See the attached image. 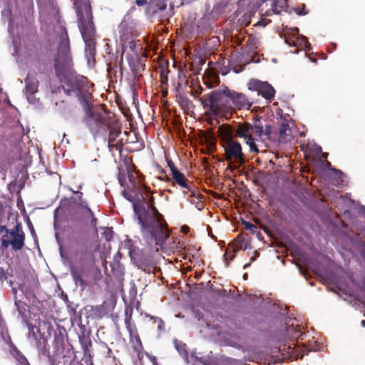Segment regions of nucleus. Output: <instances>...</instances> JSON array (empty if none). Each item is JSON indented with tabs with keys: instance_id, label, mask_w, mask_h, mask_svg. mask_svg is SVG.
<instances>
[{
	"instance_id": "79ce46f5",
	"label": "nucleus",
	"mask_w": 365,
	"mask_h": 365,
	"mask_svg": "<svg viewBox=\"0 0 365 365\" xmlns=\"http://www.w3.org/2000/svg\"><path fill=\"white\" fill-rule=\"evenodd\" d=\"M123 195L124 196V197L125 199H127L128 200H129L130 202H132V203L133 204V202L135 201V200H133L132 197H131V194L129 192H127L125 190H124L123 192Z\"/></svg>"
},
{
	"instance_id": "603ef678",
	"label": "nucleus",
	"mask_w": 365,
	"mask_h": 365,
	"mask_svg": "<svg viewBox=\"0 0 365 365\" xmlns=\"http://www.w3.org/2000/svg\"><path fill=\"white\" fill-rule=\"evenodd\" d=\"M329 154L327 153H323L322 156L323 158L327 159L328 158Z\"/></svg>"
},
{
	"instance_id": "ddd939ff",
	"label": "nucleus",
	"mask_w": 365,
	"mask_h": 365,
	"mask_svg": "<svg viewBox=\"0 0 365 365\" xmlns=\"http://www.w3.org/2000/svg\"><path fill=\"white\" fill-rule=\"evenodd\" d=\"M250 124L251 125H259L262 127V133L259 135V136L252 135L250 138V139L252 140L251 141H252L255 144L256 140H263L265 138H267V139L272 138V133L273 128L271 125H266L265 128L264 129L263 125H262L260 119L258 118L257 117L254 118L252 119V123H250Z\"/></svg>"
},
{
	"instance_id": "6e6552de",
	"label": "nucleus",
	"mask_w": 365,
	"mask_h": 365,
	"mask_svg": "<svg viewBox=\"0 0 365 365\" xmlns=\"http://www.w3.org/2000/svg\"><path fill=\"white\" fill-rule=\"evenodd\" d=\"M248 87L250 90L257 91L258 95L262 96L268 102H271L274 98L276 91L267 81L252 79L248 83Z\"/></svg>"
},
{
	"instance_id": "9d476101",
	"label": "nucleus",
	"mask_w": 365,
	"mask_h": 365,
	"mask_svg": "<svg viewBox=\"0 0 365 365\" xmlns=\"http://www.w3.org/2000/svg\"><path fill=\"white\" fill-rule=\"evenodd\" d=\"M39 286L38 279L32 275H29L25 277L24 281L19 284V289L27 300L34 302L36 299V293L38 290Z\"/></svg>"
},
{
	"instance_id": "4c0bfd02",
	"label": "nucleus",
	"mask_w": 365,
	"mask_h": 365,
	"mask_svg": "<svg viewBox=\"0 0 365 365\" xmlns=\"http://www.w3.org/2000/svg\"><path fill=\"white\" fill-rule=\"evenodd\" d=\"M243 225H244L245 228L247 230H250L252 233H255L257 230V227L251 222H243Z\"/></svg>"
},
{
	"instance_id": "ea45409f",
	"label": "nucleus",
	"mask_w": 365,
	"mask_h": 365,
	"mask_svg": "<svg viewBox=\"0 0 365 365\" xmlns=\"http://www.w3.org/2000/svg\"><path fill=\"white\" fill-rule=\"evenodd\" d=\"M83 359L84 360L85 364H86L87 365H94L92 355L87 356L85 357L83 356Z\"/></svg>"
},
{
	"instance_id": "a18cd8bd",
	"label": "nucleus",
	"mask_w": 365,
	"mask_h": 365,
	"mask_svg": "<svg viewBox=\"0 0 365 365\" xmlns=\"http://www.w3.org/2000/svg\"><path fill=\"white\" fill-rule=\"evenodd\" d=\"M135 3L139 6H143L147 4L148 1L147 0H135Z\"/></svg>"
},
{
	"instance_id": "f257e3e1",
	"label": "nucleus",
	"mask_w": 365,
	"mask_h": 365,
	"mask_svg": "<svg viewBox=\"0 0 365 365\" xmlns=\"http://www.w3.org/2000/svg\"><path fill=\"white\" fill-rule=\"evenodd\" d=\"M57 33L59 42L56 52L53 53L50 48H41L36 66L43 73L51 71L53 68L65 94L78 99L84 110V118H87L97 112L93 109L89 81L73 69L70 40L66 27L60 26Z\"/></svg>"
},
{
	"instance_id": "412c9836",
	"label": "nucleus",
	"mask_w": 365,
	"mask_h": 365,
	"mask_svg": "<svg viewBox=\"0 0 365 365\" xmlns=\"http://www.w3.org/2000/svg\"><path fill=\"white\" fill-rule=\"evenodd\" d=\"M56 354L61 356L63 359L76 358L72 346L71 344L65 345L63 343L61 344V350L58 348Z\"/></svg>"
},
{
	"instance_id": "de8ad7c7",
	"label": "nucleus",
	"mask_w": 365,
	"mask_h": 365,
	"mask_svg": "<svg viewBox=\"0 0 365 365\" xmlns=\"http://www.w3.org/2000/svg\"><path fill=\"white\" fill-rule=\"evenodd\" d=\"M245 38V36L243 34H240L237 36V44L238 45H241L242 44V41L244 40Z\"/></svg>"
},
{
	"instance_id": "8fccbe9b",
	"label": "nucleus",
	"mask_w": 365,
	"mask_h": 365,
	"mask_svg": "<svg viewBox=\"0 0 365 365\" xmlns=\"http://www.w3.org/2000/svg\"><path fill=\"white\" fill-rule=\"evenodd\" d=\"M128 46H129V48L133 51L135 49V43L134 42V41H130L129 43H128Z\"/></svg>"
},
{
	"instance_id": "37998d69",
	"label": "nucleus",
	"mask_w": 365,
	"mask_h": 365,
	"mask_svg": "<svg viewBox=\"0 0 365 365\" xmlns=\"http://www.w3.org/2000/svg\"><path fill=\"white\" fill-rule=\"evenodd\" d=\"M7 272L4 269L3 267H0V279H7Z\"/></svg>"
},
{
	"instance_id": "6ab92c4d",
	"label": "nucleus",
	"mask_w": 365,
	"mask_h": 365,
	"mask_svg": "<svg viewBox=\"0 0 365 365\" xmlns=\"http://www.w3.org/2000/svg\"><path fill=\"white\" fill-rule=\"evenodd\" d=\"M127 329L130 336V343L133 344L134 349L140 352L143 349V344L140 336L135 327H131L130 324L127 325Z\"/></svg>"
},
{
	"instance_id": "9b49d317",
	"label": "nucleus",
	"mask_w": 365,
	"mask_h": 365,
	"mask_svg": "<svg viewBox=\"0 0 365 365\" xmlns=\"http://www.w3.org/2000/svg\"><path fill=\"white\" fill-rule=\"evenodd\" d=\"M232 113L237 110H250L253 102L245 94L230 90Z\"/></svg>"
},
{
	"instance_id": "5701e85b",
	"label": "nucleus",
	"mask_w": 365,
	"mask_h": 365,
	"mask_svg": "<svg viewBox=\"0 0 365 365\" xmlns=\"http://www.w3.org/2000/svg\"><path fill=\"white\" fill-rule=\"evenodd\" d=\"M186 66H180L178 67V83H177V88H180L183 85H187V71H186Z\"/></svg>"
},
{
	"instance_id": "a19ab883",
	"label": "nucleus",
	"mask_w": 365,
	"mask_h": 365,
	"mask_svg": "<svg viewBox=\"0 0 365 365\" xmlns=\"http://www.w3.org/2000/svg\"><path fill=\"white\" fill-rule=\"evenodd\" d=\"M168 162V165L171 171V173H173V171H177L178 170V168L175 166L173 162L171 160H169L167 161Z\"/></svg>"
},
{
	"instance_id": "a878e982",
	"label": "nucleus",
	"mask_w": 365,
	"mask_h": 365,
	"mask_svg": "<svg viewBox=\"0 0 365 365\" xmlns=\"http://www.w3.org/2000/svg\"><path fill=\"white\" fill-rule=\"evenodd\" d=\"M259 38L252 34H250L248 36V38L247 41V46L248 48V52L252 53L255 51L259 46Z\"/></svg>"
},
{
	"instance_id": "423d86ee",
	"label": "nucleus",
	"mask_w": 365,
	"mask_h": 365,
	"mask_svg": "<svg viewBox=\"0 0 365 365\" xmlns=\"http://www.w3.org/2000/svg\"><path fill=\"white\" fill-rule=\"evenodd\" d=\"M78 25L83 41L96 40V31L93 21L91 6L86 1L74 2Z\"/></svg>"
},
{
	"instance_id": "bb28decb",
	"label": "nucleus",
	"mask_w": 365,
	"mask_h": 365,
	"mask_svg": "<svg viewBox=\"0 0 365 365\" xmlns=\"http://www.w3.org/2000/svg\"><path fill=\"white\" fill-rule=\"evenodd\" d=\"M0 337L6 344L9 345V349H11L13 346H15L9 334L7 328L1 324H0Z\"/></svg>"
},
{
	"instance_id": "4be33fe9",
	"label": "nucleus",
	"mask_w": 365,
	"mask_h": 365,
	"mask_svg": "<svg viewBox=\"0 0 365 365\" xmlns=\"http://www.w3.org/2000/svg\"><path fill=\"white\" fill-rule=\"evenodd\" d=\"M83 270L79 271L75 268L71 269V274L76 284L80 286L83 289L88 284L83 278Z\"/></svg>"
},
{
	"instance_id": "09e8293b",
	"label": "nucleus",
	"mask_w": 365,
	"mask_h": 365,
	"mask_svg": "<svg viewBox=\"0 0 365 365\" xmlns=\"http://www.w3.org/2000/svg\"><path fill=\"white\" fill-rule=\"evenodd\" d=\"M68 365H83L81 361L73 359L70 361Z\"/></svg>"
},
{
	"instance_id": "69168bd1",
	"label": "nucleus",
	"mask_w": 365,
	"mask_h": 365,
	"mask_svg": "<svg viewBox=\"0 0 365 365\" xmlns=\"http://www.w3.org/2000/svg\"><path fill=\"white\" fill-rule=\"evenodd\" d=\"M145 190H146V191H147L148 192H150V190L148 187H145Z\"/></svg>"
},
{
	"instance_id": "473e14b6",
	"label": "nucleus",
	"mask_w": 365,
	"mask_h": 365,
	"mask_svg": "<svg viewBox=\"0 0 365 365\" xmlns=\"http://www.w3.org/2000/svg\"><path fill=\"white\" fill-rule=\"evenodd\" d=\"M179 103L182 108H190L193 106L192 102L185 96H179Z\"/></svg>"
},
{
	"instance_id": "c756f323",
	"label": "nucleus",
	"mask_w": 365,
	"mask_h": 365,
	"mask_svg": "<svg viewBox=\"0 0 365 365\" xmlns=\"http://www.w3.org/2000/svg\"><path fill=\"white\" fill-rule=\"evenodd\" d=\"M287 7V0H277L273 3L272 9L274 14H279L282 11H286Z\"/></svg>"
},
{
	"instance_id": "6e6d98bb",
	"label": "nucleus",
	"mask_w": 365,
	"mask_h": 365,
	"mask_svg": "<svg viewBox=\"0 0 365 365\" xmlns=\"http://www.w3.org/2000/svg\"><path fill=\"white\" fill-rule=\"evenodd\" d=\"M149 201L151 204H153V202H154V197L153 196H151L149 199Z\"/></svg>"
},
{
	"instance_id": "864d4df0",
	"label": "nucleus",
	"mask_w": 365,
	"mask_h": 365,
	"mask_svg": "<svg viewBox=\"0 0 365 365\" xmlns=\"http://www.w3.org/2000/svg\"><path fill=\"white\" fill-rule=\"evenodd\" d=\"M325 166H326V167H327V168L331 167V163H330V162H329L328 160H326V162H325Z\"/></svg>"
},
{
	"instance_id": "7ed1b4c3",
	"label": "nucleus",
	"mask_w": 365,
	"mask_h": 365,
	"mask_svg": "<svg viewBox=\"0 0 365 365\" xmlns=\"http://www.w3.org/2000/svg\"><path fill=\"white\" fill-rule=\"evenodd\" d=\"M83 122L94 135L106 136L108 132V138L105 141L108 143L109 151L114 155V150L121 153L124 143L121 135V127L118 122L106 111L97 110L91 115L83 118Z\"/></svg>"
},
{
	"instance_id": "39448f33",
	"label": "nucleus",
	"mask_w": 365,
	"mask_h": 365,
	"mask_svg": "<svg viewBox=\"0 0 365 365\" xmlns=\"http://www.w3.org/2000/svg\"><path fill=\"white\" fill-rule=\"evenodd\" d=\"M199 101L213 115L226 116L232 114L230 89L227 86L203 95Z\"/></svg>"
},
{
	"instance_id": "7c9ffc66",
	"label": "nucleus",
	"mask_w": 365,
	"mask_h": 365,
	"mask_svg": "<svg viewBox=\"0 0 365 365\" xmlns=\"http://www.w3.org/2000/svg\"><path fill=\"white\" fill-rule=\"evenodd\" d=\"M150 319L153 320V324L157 327L159 332H163L165 330V324L164 321L158 317H151Z\"/></svg>"
},
{
	"instance_id": "f03ea898",
	"label": "nucleus",
	"mask_w": 365,
	"mask_h": 365,
	"mask_svg": "<svg viewBox=\"0 0 365 365\" xmlns=\"http://www.w3.org/2000/svg\"><path fill=\"white\" fill-rule=\"evenodd\" d=\"M133 212L143 239L148 243L161 247L169 237V233L168 224L156 207L151 204L149 209L138 199L133 202Z\"/></svg>"
},
{
	"instance_id": "e433bc0d",
	"label": "nucleus",
	"mask_w": 365,
	"mask_h": 365,
	"mask_svg": "<svg viewBox=\"0 0 365 365\" xmlns=\"http://www.w3.org/2000/svg\"><path fill=\"white\" fill-rule=\"evenodd\" d=\"M191 356L192 358H195L196 361H200V363H202L203 365H210V361L209 359H207V358L205 357H198L197 355H196V353L195 352H192L191 354Z\"/></svg>"
},
{
	"instance_id": "72a5a7b5",
	"label": "nucleus",
	"mask_w": 365,
	"mask_h": 365,
	"mask_svg": "<svg viewBox=\"0 0 365 365\" xmlns=\"http://www.w3.org/2000/svg\"><path fill=\"white\" fill-rule=\"evenodd\" d=\"M170 71L168 68L161 67L160 72V81L162 84H168V73Z\"/></svg>"
},
{
	"instance_id": "680f3d73",
	"label": "nucleus",
	"mask_w": 365,
	"mask_h": 365,
	"mask_svg": "<svg viewBox=\"0 0 365 365\" xmlns=\"http://www.w3.org/2000/svg\"><path fill=\"white\" fill-rule=\"evenodd\" d=\"M76 193L79 194L80 195H78V197L79 199L81 200V196L83 195V193L81 192H76Z\"/></svg>"
},
{
	"instance_id": "aec40b11",
	"label": "nucleus",
	"mask_w": 365,
	"mask_h": 365,
	"mask_svg": "<svg viewBox=\"0 0 365 365\" xmlns=\"http://www.w3.org/2000/svg\"><path fill=\"white\" fill-rule=\"evenodd\" d=\"M9 353L15 359L16 365H31L25 355L16 347L13 346L9 349Z\"/></svg>"
},
{
	"instance_id": "f3484780",
	"label": "nucleus",
	"mask_w": 365,
	"mask_h": 365,
	"mask_svg": "<svg viewBox=\"0 0 365 365\" xmlns=\"http://www.w3.org/2000/svg\"><path fill=\"white\" fill-rule=\"evenodd\" d=\"M85 43V54L88 61V63H94L96 62L95 56L96 54V41L87 40L84 41Z\"/></svg>"
},
{
	"instance_id": "393cba45",
	"label": "nucleus",
	"mask_w": 365,
	"mask_h": 365,
	"mask_svg": "<svg viewBox=\"0 0 365 365\" xmlns=\"http://www.w3.org/2000/svg\"><path fill=\"white\" fill-rule=\"evenodd\" d=\"M84 207L86 211L83 213V218H91V225L94 228L95 232H97L98 219L95 217L94 213L88 206L86 205Z\"/></svg>"
},
{
	"instance_id": "bf43d9fd",
	"label": "nucleus",
	"mask_w": 365,
	"mask_h": 365,
	"mask_svg": "<svg viewBox=\"0 0 365 365\" xmlns=\"http://www.w3.org/2000/svg\"><path fill=\"white\" fill-rule=\"evenodd\" d=\"M202 88L200 87V91L198 92L197 91H196L195 92H196V93H197V95H200V94L202 93Z\"/></svg>"
},
{
	"instance_id": "338daca9",
	"label": "nucleus",
	"mask_w": 365,
	"mask_h": 365,
	"mask_svg": "<svg viewBox=\"0 0 365 365\" xmlns=\"http://www.w3.org/2000/svg\"><path fill=\"white\" fill-rule=\"evenodd\" d=\"M182 230H183V231H185V227H182Z\"/></svg>"
},
{
	"instance_id": "b1692460",
	"label": "nucleus",
	"mask_w": 365,
	"mask_h": 365,
	"mask_svg": "<svg viewBox=\"0 0 365 365\" xmlns=\"http://www.w3.org/2000/svg\"><path fill=\"white\" fill-rule=\"evenodd\" d=\"M237 251L238 248H235L230 245H228L227 248L226 249L225 253L223 255L224 259L226 262V267H228L230 265V262L235 259Z\"/></svg>"
},
{
	"instance_id": "3c124183",
	"label": "nucleus",
	"mask_w": 365,
	"mask_h": 365,
	"mask_svg": "<svg viewBox=\"0 0 365 365\" xmlns=\"http://www.w3.org/2000/svg\"><path fill=\"white\" fill-rule=\"evenodd\" d=\"M254 260H255V258H252V259H251V261H250L249 263H247V264H245L244 265L243 268H244V269H247L248 267H250V266L251 262H253Z\"/></svg>"
},
{
	"instance_id": "c03bdc74",
	"label": "nucleus",
	"mask_w": 365,
	"mask_h": 365,
	"mask_svg": "<svg viewBox=\"0 0 365 365\" xmlns=\"http://www.w3.org/2000/svg\"><path fill=\"white\" fill-rule=\"evenodd\" d=\"M295 11L296 13L298 14V15H306L308 14V11H306L304 9V8L303 9H299V8H297L295 9Z\"/></svg>"
},
{
	"instance_id": "f704fd0d",
	"label": "nucleus",
	"mask_w": 365,
	"mask_h": 365,
	"mask_svg": "<svg viewBox=\"0 0 365 365\" xmlns=\"http://www.w3.org/2000/svg\"><path fill=\"white\" fill-rule=\"evenodd\" d=\"M92 345V342L91 341H88V342H83L81 343L82 349L83 351V356H87L92 355L91 351L90 350V347Z\"/></svg>"
},
{
	"instance_id": "052dcab7",
	"label": "nucleus",
	"mask_w": 365,
	"mask_h": 365,
	"mask_svg": "<svg viewBox=\"0 0 365 365\" xmlns=\"http://www.w3.org/2000/svg\"><path fill=\"white\" fill-rule=\"evenodd\" d=\"M12 291H13V293H14V296L16 297V294H17V291H16V289H14V288H13Z\"/></svg>"
},
{
	"instance_id": "774afa93",
	"label": "nucleus",
	"mask_w": 365,
	"mask_h": 365,
	"mask_svg": "<svg viewBox=\"0 0 365 365\" xmlns=\"http://www.w3.org/2000/svg\"><path fill=\"white\" fill-rule=\"evenodd\" d=\"M86 3H88V4H89V2H88V1H87V2H86Z\"/></svg>"
},
{
	"instance_id": "f8f14e48",
	"label": "nucleus",
	"mask_w": 365,
	"mask_h": 365,
	"mask_svg": "<svg viewBox=\"0 0 365 365\" xmlns=\"http://www.w3.org/2000/svg\"><path fill=\"white\" fill-rule=\"evenodd\" d=\"M80 261L81 262L87 264H93L95 262V255L93 246L83 243L80 248Z\"/></svg>"
},
{
	"instance_id": "1a4fd4ad",
	"label": "nucleus",
	"mask_w": 365,
	"mask_h": 365,
	"mask_svg": "<svg viewBox=\"0 0 365 365\" xmlns=\"http://www.w3.org/2000/svg\"><path fill=\"white\" fill-rule=\"evenodd\" d=\"M222 147L225 150V158L227 161L234 160L236 163L240 164L245 163V156L239 142L234 140L225 143H223Z\"/></svg>"
},
{
	"instance_id": "4d7b16f0",
	"label": "nucleus",
	"mask_w": 365,
	"mask_h": 365,
	"mask_svg": "<svg viewBox=\"0 0 365 365\" xmlns=\"http://www.w3.org/2000/svg\"><path fill=\"white\" fill-rule=\"evenodd\" d=\"M302 38L303 41H304L305 43H308L307 38L305 36H302Z\"/></svg>"
},
{
	"instance_id": "58836bf2",
	"label": "nucleus",
	"mask_w": 365,
	"mask_h": 365,
	"mask_svg": "<svg viewBox=\"0 0 365 365\" xmlns=\"http://www.w3.org/2000/svg\"><path fill=\"white\" fill-rule=\"evenodd\" d=\"M331 170L333 171L334 175L336 176L338 181L341 180V178L343 176V173L340 170H337L335 168H332Z\"/></svg>"
},
{
	"instance_id": "2eb2a0df",
	"label": "nucleus",
	"mask_w": 365,
	"mask_h": 365,
	"mask_svg": "<svg viewBox=\"0 0 365 365\" xmlns=\"http://www.w3.org/2000/svg\"><path fill=\"white\" fill-rule=\"evenodd\" d=\"M172 177L173 183L177 184L182 188L191 190L190 189H192V187L195 186L193 182L187 180L185 175L179 170L173 171Z\"/></svg>"
},
{
	"instance_id": "0e129e2a",
	"label": "nucleus",
	"mask_w": 365,
	"mask_h": 365,
	"mask_svg": "<svg viewBox=\"0 0 365 365\" xmlns=\"http://www.w3.org/2000/svg\"><path fill=\"white\" fill-rule=\"evenodd\" d=\"M285 41L287 44L291 45V43L287 39H286Z\"/></svg>"
},
{
	"instance_id": "4468645a",
	"label": "nucleus",
	"mask_w": 365,
	"mask_h": 365,
	"mask_svg": "<svg viewBox=\"0 0 365 365\" xmlns=\"http://www.w3.org/2000/svg\"><path fill=\"white\" fill-rule=\"evenodd\" d=\"M25 93L28 101H31L32 96L38 91V81L35 76L28 75L25 79Z\"/></svg>"
},
{
	"instance_id": "dca6fc26",
	"label": "nucleus",
	"mask_w": 365,
	"mask_h": 365,
	"mask_svg": "<svg viewBox=\"0 0 365 365\" xmlns=\"http://www.w3.org/2000/svg\"><path fill=\"white\" fill-rule=\"evenodd\" d=\"M190 190V195L187 200L190 203L195 205L198 210H203L205 206L204 197L200 194L198 189L195 186L192 187V189Z\"/></svg>"
},
{
	"instance_id": "c85d7f7f",
	"label": "nucleus",
	"mask_w": 365,
	"mask_h": 365,
	"mask_svg": "<svg viewBox=\"0 0 365 365\" xmlns=\"http://www.w3.org/2000/svg\"><path fill=\"white\" fill-rule=\"evenodd\" d=\"M173 343H174L175 347L176 350L178 351V353L182 357L187 358L188 352L187 350L186 344L185 343H183L182 341L178 340V339H175L173 341Z\"/></svg>"
},
{
	"instance_id": "c9c22d12",
	"label": "nucleus",
	"mask_w": 365,
	"mask_h": 365,
	"mask_svg": "<svg viewBox=\"0 0 365 365\" xmlns=\"http://www.w3.org/2000/svg\"><path fill=\"white\" fill-rule=\"evenodd\" d=\"M135 169V167L133 165H130L127 168L128 177L129 178L130 182L133 184L135 183V178L133 173Z\"/></svg>"
},
{
	"instance_id": "cd10ccee",
	"label": "nucleus",
	"mask_w": 365,
	"mask_h": 365,
	"mask_svg": "<svg viewBox=\"0 0 365 365\" xmlns=\"http://www.w3.org/2000/svg\"><path fill=\"white\" fill-rule=\"evenodd\" d=\"M15 305L19 314L22 317H26V313L29 312V307L24 302L16 299H15Z\"/></svg>"
},
{
	"instance_id": "2f4dec72",
	"label": "nucleus",
	"mask_w": 365,
	"mask_h": 365,
	"mask_svg": "<svg viewBox=\"0 0 365 365\" xmlns=\"http://www.w3.org/2000/svg\"><path fill=\"white\" fill-rule=\"evenodd\" d=\"M128 177L127 170H124L122 168H118V180L120 185L122 187H125L126 184V178Z\"/></svg>"
},
{
	"instance_id": "49530a36",
	"label": "nucleus",
	"mask_w": 365,
	"mask_h": 365,
	"mask_svg": "<svg viewBox=\"0 0 365 365\" xmlns=\"http://www.w3.org/2000/svg\"><path fill=\"white\" fill-rule=\"evenodd\" d=\"M247 247H248V246L246 243L244 244L243 242H241L240 243H239V245H237L236 248H238V250L242 249V250H245Z\"/></svg>"
},
{
	"instance_id": "5fc2aeb1",
	"label": "nucleus",
	"mask_w": 365,
	"mask_h": 365,
	"mask_svg": "<svg viewBox=\"0 0 365 365\" xmlns=\"http://www.w3.org/2000/svg\"><path fill=\"white\" fill-rule=\"evenodd\" d=\"M186 190H184L183 191V194L184 195H190V191H189L188 190L185 189Z\"/></svg>"
},
{
	"instance_id": "20e7f679",
	"label": "nucleus",
	"mask_w": 365,
	"mask_h": 365,
	"mask_svg": "<svg viewBox=\"0 0 365 365\" xmlns=\"http://www.w3.org/2000/svg\"><path fill=\"white\" fill-rule=\"evenodd\" d=\"M219 137L222 144L234 141V138H242L250 146V150L252 153H258V148L250 139L252 135L259 136L262 133V127L257 125H251L250 123L243 122L239 123L236 128L230 125L222 124L218 128Z\"/></svg>"
},
{
	"instance_id": "a211bd4d",
	"label": "nucleus",
	"mask_w": 365,
	"mask_h": 365,
	"mask_svg": "<svg viewBox=\"0 0 365 365\" xmlns=\"http://www.w3.org/2000/svg\"><path fill=\"white\" fill-rule=\"evenodd\" d=\"M292 139V130L289 124L282 122L279 126V141L282 143H286Z\"/></svg>"
},
{
	"instance_id": "13d9d810",
	"label": "nucleus",
	"mask_w": 365,
	"mask_h": 365,
	"mask_svg": "<svg viewBox=\"0 0 365 365\" xmlns=\"http://www.w3.org/2000/svg\"><path fill=\"white\" fill-rule=\"evenodd\" d=\"M247 277H248V274L247 273H245L243 274V279L246 280V279H247Z\"/></svg>"
},
{
	"instance_id": "e2e57ef3",
	"label": "nucleus",
	"mask_w": 365,
	"mask_h": 365,
	"mask_svg": "<svg viewBox=\"0 0 365 365\" xmlns=\"http://www.w3.org/2000/svg\"><path fill=\"white\" fill-rule=\"evenodd\" d=\"M361 324L362 327H365V320H362L361 322Z\"/></svg>"
},
{
	"instance_id": "0eeeda50",
	"label": "nucleus",
	"mask_w": 365,
	"mask_h": 365,
	"mask_svg": "<svg viewBox=\"0 0 365 365\" xmlns=\"http://www.w3.org/2000/svg\"><path fill=\"white\" fill-rule=\"evenodd\" d=\"M0 230L5 232L0 239L1 248L7 249L11 246L14 251L23 249L25 245V233L20 224H16L13 229L1 226Z\"/></svg>"
}]
</instances>
